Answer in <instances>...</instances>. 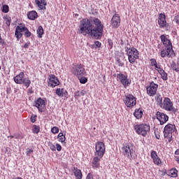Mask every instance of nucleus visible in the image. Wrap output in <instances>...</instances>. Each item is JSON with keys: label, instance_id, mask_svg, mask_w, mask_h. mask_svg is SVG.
Returning <instances> with one entry per match:
<instances>
[{"label": "nucleus", "instance_id": "obj_8", "mask_svg": "<svg viewBox=\"0 0 179 179\" xmlns=\"http://www.w3.org/2000/svg\"><path fill=\"white\" fill-rule=\"evenodd\" d=\"M173 132H177L176 125L173 124H166L164 129V138H171L173 136Z\"/></svg>", "mask_w": 179, "mask_h": 179}, {"label": "nucleus", "instance_id": "obj_37", "mask_svg": "<svg viewBox=\"0 0 179 179\" xmlns=\"http://www.w3.org/2000/svg\"><path fill=\"white\" fill-rule=\"evenodd\" d=\"M32 131L33 134H38L40 132V127L37 125H34Z\"/></svg>", "mask_w": 179, "mask_h": 179}, {"label": "nucleus", "instance_id": "obj_13", "mask_svg": "<svg viewBox=\"0 0 179 179\" xmlns=\"http://www.w3.org/2000/svg\"><path fill=\"white\" fill-rule=\"evenodd\" d=\"M73 73L77 76V78H82V76H85V68L82 64H78L74 66L73 68Z\"/></svg>", "mask_w": 179, "mask_h": 179}, {"label": "nucleus", "instance_id": "obj_24", "mask_svg": "<svg viewBox=\"0 0 179 179\" xmlns=\"http://www.w3.org/2000/svg\"><path fill=\"white\" fill-rule=\"evenodd\" d=\"M157 71L158 73L161 75V78L162 79H163V80H167V79H169V78L167 77V73H166V71H164V70H163L162 67Z\"/></svg>", "mask_w": 179, "mask_h": 179}, {"label": "nucleus", "instance_id": "obj_39", "mask_svg": "<svg viewBox=\"0 0 179 179\" xmlns=\"http://www.w3.org/2000/svg\"><path fill=\"white\" fill-rule=\"evenodd\" d=\"M2 12L3 13H8L9 12V6L8 5H3Z\"/></svg>", "mask_w": 179, "mask_h": 179}, {"label": "nucleus", "instance_id": "obj_54", "mask_svg": "<svg viewBox=\"0 0 179 179\" xmlns=\"http://www.w3.org/2000/svg\"><path fill=\"white\" fill-rule=\"evenodd\" d=\"M10 138H15V136H10Z\"/></svg>", "mask_w": 179, "mask_h": 179}, {"label": "nucleus", "instance_id": "obj_7", "mask_svg": "<svg viewBox=\"0 0 179 179\" xmlns=\"http://www.w3.org/2000/svg\"><path fill=\"white\" fill-rule=\"evenodd\" d=\"M106 153V145L104 143L98 141L95 143V156L102 158Z\"/></svg>", "mask_w": 179, "mask_h": 179}, {"label": "nucleus", "instance_id": "obj_35", "mask_svg": "<svg viewBox=\"0 0 179 179\" xmlns=\"http://www.w3.org/2000/svg\"><path fill=\"white\" fill-rule=\"evenodd\" d=\"M177 173H178V171H177V169H172L170 170L169 174H171V177L176 178V177H178Z\"/></svg>", "mask_w": 179, "mask_h": 179}, {"label": "nucleus", "instance_id": "obj_46", "mask_svg": "<svg viewBox=\"0 0 179 179\" xmlns=\"http://www.w3.org/2000/svg\"><path fill=\"white\" fill-rule=\"evenodd\" d=\"M40 3H42L43 5H44L45 6H47V1L45 0H41L39 1Z\"/></svg>", "mask_w": 179, "mask_h": 179}, {"label": "nucleus", "instance_id": "obj_28", "mask_svg": "<svg viewBox=\"0 0 179 179\" xmlns=\"http://www.w3.org/2000/svg\"><path fill=\"white\" fill-rule=\"evenodd\" d=\"M155 101H157V106L159 107L163 104V98L160 94H157L155 96Z\"/></svg>", "mask_w": 179, "mask_h": 179}, {"label": "nucleus", "instance_id": "obj_45", "mask_svg": "<svg viewBox=\"0 0 179 179\" xmlns=\"http://www.w3.org/2000/svg\"><path fill=\"white\" fill-rule=\"evenodd\" d=\"M56 149H57V152H61V150H62V147L61 146V145L57 143Z\"/></svg>", "mask_w": 179, "mask_h": 179}, {"label": "nucleus", "instance_id": "obj_26", "mask_svg": "<svg viewBox=\"0 0 179 179\" xmlns=\"http://www.w3.org/2000/svg\"><path fill=\"white\" fill-rule=\"evenodd\" d=\"M73 173L76 179H82L83 175H82V171H80V169H78V168L74 167Z\"/></svg>", "mask_w": 179, "mask_h": 179}, {"label": "nucleus", "instance_id": "obj_4", "mask_svg": "<svg viewBox=\"0 0 179 179\" xmlns=\"http://www.w3.org/2000/svg\"><path fill=\"white\" fill-rule=\"evenodd\" d=\"M122 155L127 160H132V153H134V145L131 143H124L122 147Z\"/></svg>", "mask_w": 179, "mask_h": 179}, {"label": "nucleus", "instance_id": "obj_36", "mask_svg": "<svg viewBox=\"0 0 179 179\" xmlns=\"http://www.w3.org/2000/svg\"><path fill=\"white\" fill-rule=\"evenodd\" d=\"M11 20H12V19L10 18V17H9V16L4 17V22H5L6 24H7L8 26H10Z\"/></svg>", "mask_w": 179, "mask_h": 179}, {"label": "nucleus", "instance_id": "obj_48", "mask_svg": "<svg viewBox=\"0 0 179 179\" xmlns=\"http://www.w3.org/2000/svg\"><path fill=\"white\" fill-rule=\"evenodd\" d=\"M108 44H109L110 48H113V41L109 40Z\"/></svg>", "mask_w": 179, "mask_h": 179}, {"label": "nucleus", "instance_id": "obj_32", "mask_svg": "<svg viewBox=\"0 0 179 179\" xmlns=\"http://www.w3.org/2000/svg\"><path fill=\"white\" fill-rule=\"evenodd\" d=\"M171 68L173 71H175L176 72H179V59L178 60V62L176 64V63H173L171 64Z\"/></svg>", "mask_w": 179, "mask_h": 179}, {"label": "nucleus", "instance_id": "obj_21", "mask_svg": "<svg viewBox=\"0 0 179 179\" xmlns=\"http://www.w3.org/2000/svg\"><path fill=\"white\" fill-rule=\"evenodd\" d=\"M158 24L159 27H166V25L167 24V21H166V15L164 14H159L158 17Z\"/></svg>", "mask_w": 179, "mask_h": 179}, {"label": "nucleus", "instance_id": "obj_51", "mask_svg": "<svg viewBox=\"0 0 179 179\" xmlns=\"http://www.w3.org/2000/svg\"><path fill=\"white\" fill-rule=\"evenodd\" d=\"M64 97H66V96H68V92L67 91H65V92L63 91V97H64Z\"/></svg>", "mask_w": 179, "mask_h": 179}, {"label": "nucleus", "instance_id": "obj_22", "mask_svg": "<svg viewBox=\"0 0 179 179\" xmlns=\"http://www.w3.org/2000/svg\"><path fill=\"white\" fill-rule=\"evenodd\" d=\"M101 159V158H100L98 156H95V157H94L93 162H92L93 169H99V167H100V163H99V162H100Z\"/></svg>", "mask_w": 179, "mask_h": 179}, {"label": "nucleus", "instance_id": "obj_42", "mask_svg": "<svg viewBox=\"0 0 179 179\" xmlns=\"http://www.w3.org/2000/svg\"><path fill=\"white\" fill-rule=\"evenodd\" d=\"M48 146H50V148L51 149V150H52L53 152H55L56 147H55V145H54V144H52V143L49 142L48 143Z\"/></svg>", "mask_w": 179, "mask_h": 179}, {"label": "nucleus", "instance_id": "obj_47", "mask_svg": "<svg viewBox=\"0 0 179 179\" xmlns=\"http://www.w3.org/2000/svg\"><path fill=\"white\" fill-rule=\"evenodd\" d=\"M86 179H93V175H92V173H89L87 176Z\"/></svg>", "mask_w": 179, "mask_h": 179}, {"label": "nucleus", "instance_id": "obj_44", "mask_svg": "<svg viewBox=\"0 0 179 179\" xmlns=\"http://www.w3.org/2000/svg\"><path fill=\"white\" fill-rule=\"evenodd\" d=\"M31 153H33V149L27 148L26 152L27 156H30Z\"/></svg>", "mask_w": 179, "mask_h": 179}, {"label": "nucleus", "instance_id": "obj_17", "mask_svg": "<svg viewBox=\"0 0 179 179\" xmlns=\"http://www.w3.org/2000/svg\"><path fill=\"white\" fill-rule=\"evenodd\" d=\"M157 120L159 121L160 125H164L169 121V116L159 111L156 113Z\"/></svg>", "mask_w": 179, "mask_h": 179}, {"label": "nucleus", "instance_id": "obj_29", "mask_svg": "<svg viewBox=\"0 0 179 179\" xmlns=\"http://www.w3.org/2000/svg\"><path fill=\"white\" fill-rule=\"evenodd\" d=\"M36 31L38 37L41 38L43 37V34H44V29H43V27L39 26Z\"/></svg>", "mask_w": 179, "mask_h": 179}, {"label": "nucleus", "instance_id": "obj_20", "mask_svg": "<svg viewBox=\"0 0 179 179\" xmlns=\"http://www.w3.org/2000/svg\"><path fill=\"white\" fill-rule=\"evenodd\" d=\"M112 26L113 27H118L121 23V18L120 17V15L118 14H115L111 20Z\"/></svg>", "mask_w": 179, "mask_h": 179}, {"label": "nucleus", "instance_id": "obj_19", "mask_svg": "<svg viewBox=\"0 0 179 179\" xmlns=\"http://www.w3.org/2000/svg\"><path fill=\"white\" fill-rule=\"evenodd\" d=\"M150 156L155 164H156L157 166H160L162 164V159H160V157H159L156 151L152 150L150 153Z\"/></svg>", "mask_w": 179, "mask_h": 179}, {"label": "nucleus", "instance_id": "obj_27", "mask_svg": "<svg viewBox=\"0 0 179 179\" xmlns=\"http://www.w3.org/2000/svg\"><path fill=\"white\" fill-rule=\"evenodd\" d=\"M37 12L35 10L30 11L27 13V17L30 20H34L37 17Z\"/></svg>", "mask_w": 179, "mask_h": 179}, {"label": "nucleus", "instance_id": "obj_55", "mask_svg": "<svg viewBox=\"0 0 179 179\" xmlns=\"http://www.w3.org/2000/svg\"><path fill=\"white\" fill-rule=\"evenodd\" d=\"M175 155H178V153L177 152V151L175 152Z\"/></svg>", "mask_w": 179, "mask_h": 179}, {"label": "nucleus", "instance_id": "obj_38", "mask_svg": "<svg viewBox=\"0 0 179 179\" xmlns=\"http://www.w3.org/2000/svg\"><path fill=\"white\" fill-rule=\"evenodd\" d=\"M100 47H101V43H100V42L98 41H96L94 42V44L92 45V48H100Z\"/></svg>", "mask_w": 179, "mask_h": 179}, {"label": "nucleus", "instance_id": "obj_33", "mask_svg": "<svg viewBox=\"0 0 179 179\" xmlns=\"http://www.w3.org/2000/svg\"><path fill=\"white\" fill-rule=\"evenodd\" d=\"M56 94L59 97H64V89L57 88L56 90Z\"/></svg>", "mask_w": 179, "mask_h": 179}, {"label": "nucleus", "instance_id": "obj_5", "mask_svg": "<svg viewBox=\"0 0 179 179\" xmlns=\"http://www.w3.org/2000/svg\"><path fill=\"white\" fill-rule=\"evenodd\" d=\"M14 82L17 83V85H24L25 87H29L31 81L29 78H24V73L20 72L18 75L13 78Z\"/></svg>", "mask_w": 179, "mask_h": 179}, {"label": "nucleus", "instance_id": "obj_25", "mask_svg": "<svg viewBox=\"0 0 179 179\" xmlns=\"http://www.w3.org/2000/svg\"><path fill=\"white\" fill-rule=\"evenodd\" d=\"M134 115L137 120H141L143 115V112L141 109H136L134 113Z\"/></svg>", "mask_w": 179, "mask_h": 179}, {"label": "nucleus", "instance_id": "obj_41", "mask_svg": "<svg viewBox=\"0 0 179 179\" xmlns=\"http://www.w3.org/2000/svg\"><path fill=\"white\" fill-rule=\"evenodd\" d=\"M51 132L53 134H58L59 132V129L57 127H54L51 129Z\"/></svg>", "mask_w": 179, "mask_h": 179}, {"label": "nucleus", "instance_id": "obj_50", "mask_svg": "<svg viewBox=\"0 0 179 179\" xmlns=\"http://www.w3.org/2000/svg\"><path fill=\"white\" fill-rule=\"evenodd\" d=\"M30 45V43H26L24 45V48H27Z\"/></svg>", "mask_w": 179, "mask_h": 179}, {"label": "nucleus", "instance_id": "obj_16", "mask_svg": "<svg viewBox=\"0 0 179 179\" xmlns=\"http://www.w3.org/2000/svg\"><path fill=\"white\" fill-rule=\"evenodd\" d=\"M48 86L49 87H55L56 86H59V80H58V78L55 76L54 74H50L48 76Z\"/></svg>", "mask_w": 179, "mask_h": 179}, {"label": "nucleus", "instance_id": "obj_12", "mask_svg": "<svg viewBox=\"0 0 179 179\" xmlns=\"http://www.w3.org/2000/svg\"><path fill=\"white\" fill-rule=\"evenodd\" d=\"M117 82H120L121 84H122L124 87H127V86H129V85H131V81H129L128 76L126 75L119 73L117 75Z\"/></svg>", "mask_w": 179, "mask_h": 179}, {"label": "nucleus", "instance_id": "obj_2", "mask_svg": "<svg viewBox=\"0 0 179 179\" xmlns=\"http://www.w3.org/2000/svg\"><path fill=\"white\" fill-rule=\"evenodd\" d=\"M127 55L130 64H135V61L139 58V51L135 48H125Z\"/></svg>", "mask_w": 179, "mask_h": 179}, {"label": "nucleus", "instance_id": "obj_3", "mask_svg": "<svg viewBox=\"0 0 179 179\" xmlns=\"http://www.w3.org/2000/svg\"><path fill=\"white\" fill-rule=\"evenodd\" d=\"M23 31L24 33V36L27 38L30 37V36H31V32H30V31H29V29H27V27H24V26H17L16 29H15V36L17 40V41H19V40H20V38H22V36H23Z\"/></svg>", "mask_w": 179, "mask_h": 179}, {"label": "nucleus", "instance_id": "obj_34", "mask_svg": "<svg viewBox=\"0 0 179 179\" xmlns=\"http://www.w3.org/2000/svg\"><path fill=\"white\" fill-rule=\"evenodd\" d=\"M57 139H59V142H62V143H64L65 142V136L64 135V133H59L57 136Z\"/></svg>", "mask_w": 179, "mask_h": 179}, {"label": "nucleus", "instance_id": "obj_40", "mask_svg": "<svg viewBox=\"0 0 179 179\" xmlns=\"http://www.w3.org/2000/svg\"><path fill=\"white\" fill-rule=\"evenodd\" d=\"M87 78L86 77H80V83H82L83 85H85V83H87Z\"/></svg>", "mask_w": 179, "mask_h": 179}, {"label": "nucleus", "instance_id": "obj_43", "mask_svg": "<svg viewBox=\"0 0 179 179\" xmlns=\"http://www.w3.org/2000/svg\"><path fill=\"white\" fill-rule=\"evenodd\" d=\"M31 122L34 123L36 122V120H37V115H32L31 116Z\"/></svg>", "mask_w": 179, "mask_h": 179}, {"label": "nucleus", "instance_id": "obj_23", "mask_svg": "<svg viewBox=\"0 0 179 179\" xmlns=\"http://www.w3.org/2000/svg\"><path fill=\"white\" fill-rule=\"evenodd\" d=\"M151 66H155V71H157L162 68L160 64H157L156 59H151L150 60Z\"/></svg>", "mask_w": 179, "mask_h": 179}, {"label": "nucleus", "instance_id": "obj_18", "mask_svg": "<svg viewBox=\"0 0 179 179\" xmlns=\"http://www.w3.org/2000/svg\"><path fill=\"white\" fill-rule=\"evenodd\" d=\"M160 39L165 48H173V44L171 41L169 39L166 34H162L160 36Z\"/></svg>", "mask_w": 179, "mask_h": 179}, {"label": "nucleus", "instance_id": "obj_11", "mask_svg": "<svg viewBox=\"0 0 179 179\" xmlns=\"http://www.w3.org/2000/svg\"><path fill=\"white\" fill-rule=\"evenodd\" d=\"M161 51V57L162 58H174L176 57V53H174V50H173V48H165Z\"/></svg>", "mask_w": 179, "mask_h": 179}, {"label": "nucleus", "instance_id": "obj_31", "mask_svg": "<svg viewBox=\"0 0 179 179\" xmlns=\"http://www.w3.org/2000/svg\"><path fill=\"white\" fill-rule=\"evenodd\" d=\"M86 91L85 90H83L81 91H76L74 94L76 97H82V96H85L86 94Z\"/></svg>", "mask_w": 179, "mask_h": 179}, {"label": "nucleus", "instance_id": "obj_6", "mask_svg": "<svg viewBox=\"0 0 179 179\" xmlns=\"http://www.w3.org/2000/svg\"><path fill=\"white\" fill-rule=\"evenodd\" d=\"M134 129L138 135L146 136L148 132L150 131V126L146 124H136L134 126Z\"/></svg>", "mask_w": 179, "mask_h": 179}, {"label": "nucleus", "instance_id": "obj_30", "mask_svg": "<svg viewBox=\"0 0 179 179\" xmlns=\"http://www.w3.org/2000/svg\"><path fill=\"white\" fill-rule=\"evenodd\" d=\"M35 2L38 6V8L40 9V10H45V9H47V8H45V6L44 4H42L41 3H40V0H36Z\"/></svg>", "mask_w": 179, "mask_h": 179}, {"label": "nucleus", "instance_id": "obj_53", "mask_svg": "<svg viewBox=\"0 0 179 179\" xmlns=\"http://www.w3.org/2000/svg\"><path fill=\"white\" fill-rule=\"evenodd\" d=\"M176 162H178V163H179V157H178V158L176 159Z\"/></svg>", "mask_w": 179, "mask_h": 179}, {"label": "nucleus", "instance_id": "obj_49", "mask_svg": "<svg viewBox=\"0 0 179 179\" xmlns=\"http://www.w3.org/2000/svg\"><path fill=\"white\" fill-rule=\"evenodd\" d=\"M14 138L15 139H19V138H20V134H15Z\"/></svg>", "mask_w": 179, "mask_h": 179}, {"label": "nucleus", "instance_id": "obj_9", "mask_svg": "<svg viewBox=\"0 0 179 179\" xmlns=\"http://www.w3.org/2000/svg\"><path fill=\"white\" fill-rule=\"evenodd\" d=\"M124 103L129 108H132L134 106H136V97L132 94H127L124 96Z\"/></svg>", "mask_w": 179, "mask_h": 179}, {"label": "nucleus", "instance_id": "obj_14", "mask_svg": "<svg viewBox=\"0 0 179 179\" xmlns=\"http://www.w3.org/2000/svg\"><path fill=\"white\" fill-rule=\"evenodd\" d=\"M158 87L159 85L157 84H155L153 82L150 83V85L146 88L147 94H148V96H155L156 94V92H157Z\"/></svg>", "mask_w": 179, "mask_h": 179}, {"label": "nucleus", "instance_id": "obj_15", "mask_svg": "<svg viewBox=\"0 0 179 179\" xmlns=\"http://www.w3.org/2000/svg\"><path fill=\"white\" fill-rule=\"evenodd\" d=\"M34 106L38 108L39 113H44V111H45V100L41 98H38L35 101Z\"/></svg>", "mask_w": 179, "mask_h": 179}, {"label": "nucleus", "instance_id": "obj_10", "mask_svg": "<svg viewBox=\"0 0 179 179\" xmlns=\"http://www.w3.org/2000/svg\"><path fill=\"white\" fill-rule=\"evenodd\" d=\"M161 108L166 110V111H174V106L173 102L169 97H165L162 104L160 106Z\"/></svg>", "mask_w": 179, "mask_h": 179}, {"label": "nucleus", "instance_id": "obj_52", "mask_svg": "<svg viewBox=\"0 0 179 179\" xmlns=\"http://www.w3.org/2000/svg\"><path fill=\"white\" fill-rule=\"evenodd\" d=\"M2 43H3V40L2 39L0 35V44H2Z\"/></svg>", "mask_w": 179, "mask_h": 179}, {"label": "nucleus", "instance_id": "obj_1", "mask_svg": "<svg viewBox=\"0 0 179 179\" xmlns=\"http://www.w3.org/2000/svg\"><path fill=\"white\" fill-rule=\"evenodd\" d=\"M80 33L83 34V36H87L90 34L92 37L99 40L103 36V32L104 31V25L103 22L99 19L94 17L91 20L83 19L80 22Z\"/></svg>", "mask_w": 179, "mask_h": 179}, {"label": "nucleus", "instance_id": "obj_56", "mask_svg": "<svg viewBox=\"0 0 179 179\" xmlns=\"http://www.w3.org/2000/svg\"><path fill=\"white\" fill-rule=\"evenodd\" d=\"M173 1H177V0H173Z\"/></svg>", "mask_w": 179, "mask_h": 179}]
</instances>
